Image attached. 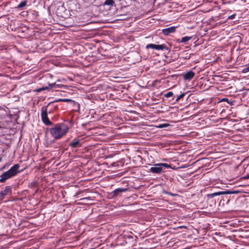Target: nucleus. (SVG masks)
<instances>
[{"instance_id": "obj_9", "label": "nucleus", "mask_w": 249, "mask_h": 249, "mask_svg": "<svg viewBox=\"0 0 249 249\" xmlns=\"http://www.w3.org/2000/svg\"><path fill=\"white\" fill-rule=\"evenodd\" d=\"M176 31V28L174 26L170 27L168 28L162 30V33L165 36L169 35L170 33H174Z\"/></svg>"}, {"instance_id": "obj_3", "label": "nucleus", "mask_w": 249, "mask_h": 249, "mask_svg": "<svg viewBox=\"0 0 249 249\" xmlns=\"http://www.w3.org/2000/svg\"><path fill=\"white\" fill-rule=\"evenodd\" d=\"M170 167V165L165 163H160L154 165L153 167H152L149 169L150 172L155 174H160L164 168H169Z\"/></svg>"}, {"instance_id": "obj_27", "label": "nucleus", "mask_w": 249, "mask_h": 249, "mask_svg": "<svg viewBox=\"0 0 249 249\" xmlns=\"http://www.w3.org/2000/svg\"><path fill=\"white\" fill-rule=\"evenodd\" d=\"M2 160V159L1 158H0V162Z\"/></svg>"}, {"instance_id": "obj_13", "label": "nucleus", "mask_w": 249, "mask_h": 249, "mask_svg": "<svg viewBox=\"0 0 249 249\" xmlns=\"http://www.w3.org/2000/svg\"><path fill=\"white\" fill-rule=\"evenodd\" d=\"M104 6H109L110 8L115 6V1L114 0H106L104 3Z\"/></svg>"}, {"instance_id": "obj_14", "label": "nucleus", "mask_w": 249, "mask_h": 249, "mask_svg": "<svg viewBox=\"0 0 249 249\" xmlns=\"http://www.w3.org/2000/svg\"><path fill=\"white\" fill-rule=\"evenodd\" d=\"M27 4V1L24 0L20 2L18 6L19 8H21L25 6Z\"/></svg>"}, {"instance_id": "obj_2", "label": "nucleus", "mask_w": 249, "mask_h": 249, "mask_svg": "<svg viewBox=\"0 0 249 249\" xmlns=\"http://www.w3.org/2000/svg\"><path fill=\"white\" fill-rule=\"evenodd\" d=\"M20 165L16 164L12 166L8 171L4 172L0 176V182H5L6 180L16 176L20 172L19 170Z\"/></svg>"}, {"instance_id": "obj_21", "label": "nucleus", "mask_w": 249, "mask_h": 249, "mask_svg": "<svg viewBox=\"0 0 249 249\" xmlns=\"http://www.w3.org/2000/svg\"><path fill=\"white\" fill-rule=\"evenodd\" d=\"M235 15H236L235 14H233V15L230 16V17H229L228 19H232L234 18Z\"/></svg>"}, {"instance_id": "obj_6", "label": "nucleus", "mask_w": 249, "mask_h": 249, "mask_svg": "<svg viewBox=\"0 0 249 249\" xmlns=\"http://www.w3.org/2000/svg\"><path fill=\"white\" fill-rule=\"evenodd\" d=\"M12 193V187L10 186H6L4 191L0 193V199L2 200L4 196Z\"/></svg>"}, {"instance_id": "obj_23", "label": "nucleus", "mask_w": 249, "mask_h": 249, "mask_svg": "<svg viewBox=\"0 0 249 249\" xmlns=\"http://www.w3.org/2000/svg\"><path fill=\"white\" fill-rule=\"evenodd\" d=\"M47 89H48L47 87H45L43 89H38V91H41L42 90Z\"/></svg>"}, {"instance_id": "obj_17", "label": "nucleus", "mask_w": 249, "mask_h": 249, "mask_svg": "<svg viewBox=\"0 0 249 249\" xmlns=\"http://www.w3.org/2000/svg\"><path fill=\"white\" fill-rule=\"evenodd\" d=\"M238 193H239L238 191H225L226 195H228V194H237Z\"/></svg>"}, {"instance_id": "obj_1", "label": "nucleus", "mask_w": 249, "mask_h": 249, "mask_svg": "<svg viewBox=\"0 0 249 249\" xmlns=\"http://www.w3.org/2000/svg\"><path fill=\"white\" fill-rule=\"evenodd\" d=\"M70 127L64 123H59L50 129V132L52 137L55 139H58L65 135L68 132Z\"/></svg>"}, {"instance_id": "obj_8", "label": "nucleus", "mask_w": 249, "mask_h": 249, "mask_svg": "<svg viewBox=\"0 0 249 249\" xmlns=\"http://www.w3.org/2000/svg\"><path fill=\"white\" fill-rule=\"evenodd\" d=\"M195 75V72L190 71L185 73H183L182 76L184 80H190L194 77Z\"/></svg>"}, {"instance_id": "obj_15", "label": "nucleus", "mask_w": 249, "mask_h": 249, "mask_svg": "<svg viewBox=\"0 0 249 249\" xmlns=\"http://www.w3.org/2000/svg\"><path fill=\"white\" fill-rule=\"evenodd\" d=\"M191 39V37L187 36H184L181 38L180 42H186L189 41V40H190Z\"/></svg>"}, {"instance_id": "obj_7", "label": "nucleus", "mask_w": 249, "mask_h": 249, "mask_svg": "<svg viewBox=\"0 0 249 249\" xmlns=\"http://www.w3.org/2000/svg\"><path fill=\"white\" fill-rule=\"evenodd\" d=\"M43 107H47V111H48L49 113H51L56 109L58 107L55 102H52L49 103L47 106H44Z\"/></svg>"}, {"instance_id": "obj_26", "label": "nucleus", "mask_w": 249, "mask_h": 249, "mask_svg": "<svg viewBox=\"0 0 249 249\" xmlns=\"http://www.w3.org/2000/svg\"><path fill=\"white\" fill-rule=\"evenodd\" d=\"M246 70H247V71H249V67H248L246 69Z\"/></svg>"}, {"instance_id": "obj_18", "label": "nucleus", "mask_w": 249, "mask_h": 249, "mask_svg": "<svg viewBox=\"0 0 249 249\" xmlns=\"http://www.w3.org/2000/svg\"><path fill=\"white\" fill-rule=\"evenodd\" d=\"M185 95L184 93H182L180 94L176 99L177 101H178L179 100H180L181 98H182Z\"/></svg>"}, {"instance_id": "obj_12", "label": "nucleus", "mask_w": 249, "mask_h": 249, "mask_svg": "<svg viewBox=\"0 0 249 249\" xmlns=\"http://www.w3.org/2000/svg\"><path fill=\"white\" fill-rule=\"evenodd\" d=\"M127 188H117L115 189L112 193L114 196H117L119 193L127 191Z\"/></svg>"}, {"instance_id": "obj_25", "label": "nucleus", "mask_w": 249, "mask_h": 249, "mask_svg": "<svg viewBox=\"0 0 249 249\" xmlns=\"http://www.w3.org/2000/svg\"><path fill=\"white\" fill-rule=\"evenodd\" d=\"M228 99L227 98H223L221 100V101H228Z\"/></svg>"}, {"instance_id": "obj_24", "label": "nucleus", "mask_w": 249, "mask_h": 249, "mask_svg": "<svg viewBox=\"0 0 249 249\" xmlns=\"http://www.w3.org/2000/svg\"><path fill=\"white\" fill-rule=\"evenodd\" d=\"M63 100V99H58V100H56V101H55V102H62V100Z\"/></svg>"}, {"instance_id": "obj_11", "label": "nucleus", "mask_w": 249, "mask_h": 249, "mask_svg": "<svg viewBox=\"0 0 249 249\" xmlns=\"http://www.w3.org/2000/svg\"><path fill=\"white\" fill-rule=\"evenodd\" d=\"M222 195H226L225 191L218 192L208 194L207 195V196H208V197H209V198H212L215 196Z\"/></svg>"}, {"instance_id": "obj_5", "label": "nucleus", "mask_w": 249, "mask_h": 249, "mask_svg": "<svg viewBox=\"0 0 249 249\" xmlns=\"http://www.w3.org/2000/svg\"><path fill=\"white\" fill-rule=\"evenodd\" d=\"M146 49H153L157 50H163L166 49V46L164 44L156 45L154 44H149L146 46Z\"/></svg>"}, {"instance_id": "obj_22", "label": "nucleus", "mask_w": 249, "mask_h": 249, "mask_svg": "<svg viewBox=\"0 0 249 249\" xmlns=\"http://www.w3.org/2000/svg\"><path fill=\"white\" fill-rule=\"evenodd\" d=\"M242 179H249V174H247L246 175V176H244L243 177H242Z\"/></svg>"}, {"instance_id": "obj_16", "label": "nucleus", "mask_w": 249, "mask_h": 249, "mask_svg": "<svg viewBox=\"0 0 249 249\" xmlns=\"http://www.w3.org/2000/svg\"><path fill=\"white\" fill-rule=\"evenodd\" d=\"M173 92H172V91H169V92H168L167 93H165L164 94V96L166 98H169V97H170L171 96H172L173 95Z\"/></svg>"}, {"instance_id": "obj_4", "label": "nucleus", "mask_w": 249, "mask_h": 249, "mask_svg": "<svg viewBox=\"0 0 249 249\" xmlns=\"http://www.w3.org/2000/svg\"><path fill=\"white\" fill-rule=\"evenodd\" d=\"M41 117L42 122L46 125H51L52 123L49 120L48 117V112L47 107H42Z\"/></svg>"}, {"instance_id": "obj_19", "label": "nucleus", "mask_w": 249, "mask_h": 249, "mask_svg": "<svg viewBox=\"0 0 249 249\" xmlns=\"http://www.w3.org/2000/svg\"><path fill=\"white\" fill-rule=\"evenodd\" d=\"M169 125V124H160L159 126V128H164V127H167Z\"/></svg>"}, {"instance_id": "obj_10", "label": "nucleus", "mask_w": 249, "mask_h": 249, "mask_svg": "<svg viewBox=\"0 0 249 249\" xmlns=\"http://www.w3.org/2000/svg\"><path fill=\"white\" fill-rule=\"evenodd\" d=\"M69 145L72 148H76L81 147V143L79 140L74 139L71 141V143L69 144Z\"/></svg>"}, {"instance_id": "obj_20", "label": "nucleus", "mask_w": 249, "mask_h": 249, "mask_svg": "<svg viewBox=\"0 0 249 249\" xmlns=\"http://www.w3.org/2000/svg\"><path fill=\"white\" fill-rule=\"evenodd\" d=\"M62 102H73V101L70 99H63Z\"/></svg>"}, {"instance_id": "obj_28", "label": "nucleus", "mask_w": 249, "mask_h": 249, "mask_svg": "<svg viewBox=\"0 0 249 249\" xmlns=\"http://www.w3.org/2000/svg\"><path fill=\"white\" fill-rule=\"evenodd\" d=\"M1 127V126L0 125V128Z\"/></svg>"}]
</instances>
